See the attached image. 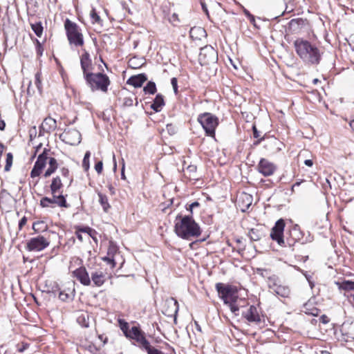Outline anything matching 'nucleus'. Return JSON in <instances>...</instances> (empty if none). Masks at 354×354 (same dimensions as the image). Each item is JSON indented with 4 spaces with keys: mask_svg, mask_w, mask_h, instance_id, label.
Instances as JSON below:
<instances>
[{
    "mask_svg": "<svg viewBox=\"0 0 354 354\" xmlns=\"http://www.w3.org/2000/svg\"><path fill=\"white\" fill-rule=\"evenodd\" d=\"M294 47L298 56L308 64L317 65L322 59V53L315 44L302 38L294 41Z\"/></svg>",
    "mask_w": 354,
    "mask_h": 354,
    "instance_id": "obj_1",
    "label": "nucleus"
},
{
    "mask_svg": "<svg viewBox=\"0 0 354 354\" xmlns=\"http://www.w3.org/2000/svg\"><path fill=\"white\" fill-rule=\"evenodd\" d=\"M174 231L178 236L184 239L198 237L201 234L200 226L192 216L178 215L176 218Z\"/></svg>",
    "mask_w": 354,
    "mask_h": 354,
    "instance_id": "obj_2",
    "label": "nucleus"
},
{
    "mask_svg": "<svg viewBox=\"0 0 354 354\" xmlns=\"http://www.w3.org/2000/svg\"><path fill=\"white\" fill-rule=\"evenodd\" d=\"M216 289L225 304H227L230 310L235 315H238L239 308L236 305L238 299L237 290L231 285L217 283Z\"/></svg>",
    "mask_w": 354,
    "mask_h": 354,
    "instance_id": "obj_3",
    "label": "nucleus"
},
{
    "mask_svg": "<svg viewBox=\"0 0 354 354\" xmlns=\"http://www.w3.org/2000/svg\"><path fill=\"white\" fill-rule=\"evenodd\" d=\"M86 85L91 91H100L103 93L108 91L111 81L108 75L102 73H92L87 74L84 78Z\"/></svg>",
    "mask_w": 354,
    "mask_h": 354,
    "instance_id": "obj_4",
    "label": "nucleus"
},
{
    "mask_svg": "<svg viewBox=\"0 0 354 354\" xmlns=\"http://www.w3.org/2000/svg\"><path fill=\"white\" fill-rule=\"evenodd\" d=\"M64 28L70 44H73L75 46H82L84 45L83 35L77 24L66 19L64 22Z\"/></svg>",
    "mask_w": 354,
    "mask_h": 354,
    "instance_id": "obj_5",
    "label": "nucleus"
},
{
    "mask_svg": "<svg viewBox=\"0 0 354 354\" xmlns=\"http://www.w3.org/2000/svg\"><path fill=\"white\" fill-rule=\"evenodd\" d=\"M198 122L202 125L207 136H215V129L218 124L217 117L210 113H204L199 115Z\"/></svg>",
    "mask_w": 354,
    "mask_h": 354,
    "instance_id": "obj_6",
    "label": "nucleus"
},
{
    "mask_svg": "<svg viewBox=\"0 0 354 354\" xmlns=\"http://www.w3.org/2000/svg\"><path fill=\"white\" fill-rule=\"evenodd\" d=\"M268 286L270 292L282 297H288L290 289L288 286L282 285L279 277L274 274L268 277Z\"/></svg>",
    "mask_w": 354,
    "mask_h": 354,
    "instance_id": "obj_7",
    "label": "nucleus"
},
{
    "mask_svg": "<svg viewBox=\"0 0 354 354\" xmlns=\"http://www.w3.org/2000/svg\"><path fill=\"white\" fill-rule=\"evenodd\" d=\"M285 227V222L283 219L278 220L274 226L272 228L270 237L275 241L280 246L286 247L285 240L283 239V230Z\"/></svg>",
    "mask_w": 354,
    "mask_h": 354,
    "instance_id": "obj_8",
    "label": "nucleus"
},
{
    "mask_svg": "<svg viewBox=\"0 0 354 354\" xmlns=\"http://www.w3.org/2000/svg\"><path fill=\"white\" fill-rule=\"evenodd\" d=\"M52 198L47 196L43 197L40 200V205L42 207H52L53 205L55 204L61 207H68V205L66 203V198L62 194H52Z\"/></svg>",
    "mask_w": 354,
    "mask_h": 354,
    "instance_id": "obj_9",
    "label": "nucleus"
},
{
    "mask_svg": "<svg viewBox=\"0 0 354 354\" xmlns=\"http://www.w3.org/2000/svg\"><path fill=\"white\" fill-rule=\"evenodd\" d=\"M217 52L212 46H206L201 49L199 60L203 64L209 65L217 61Z\"/></svg>",
    "mask_w": 354,
    "mask_h": 354,
    "instance_id": "obj_10",
    "label": "nucleus"
},
{
    "mask_svg": "<svg viewBox=\"0 0 354 354\" xmlns=\"http://www.w3.org/2000/svg\"><path fill=\"white\" fill-rule=\"evenodd\" d=\"M49 245V242L43 236H38L30 239L27 243V248L29 251L39 252Z\"/></svg>",
    "mask_w": 354,
    "mask_h": 354,
    "instance_id": "obj_11",
    "label": "nucleus"
},
{
    "mask_svg": "<svg viewBox=\"0 0 354 354\" xmlns=\"http://www.w3.org/2000/svg\"><path fill=\"white\" fill-rule=\"evenodd\" d=\"M48 150L44 149L43 152L39 155L30 172V176L35 178L39 176L46 165L48 159Z\"/></svg>",
    "mask_w": 354,
    "mask_h": 354,
    "instance_id": "obj_12",
    "label": "nucleus"
},
{
    "mask_svg": "<svg viewBox=\"0 0 354 354\" xmlns=\"http://www.w3.org/2000/svg\"><path fill=\"white\" fill-rule=\"evenodd\" d=\"M60 137L62 140L70 145H77L81 142L82 136L79 131L72 129L64 131Z\"/></svg>",
    "mask_w": 354,
    "mask_h": 354,
    "instance_id": "obj_13",
    "label": "nucleus"
},
{
    "mask_svg": "<svg viewBox=\"0 0 354 354\" xmlns=\"http://www.w3.org/2000/svg\"><path fill=\"white\" fill-rule=\"evenodd\" d=\"M257 170L264 176H270L277 170V166L268 160L261 158L257 165Z\"/></svg>",
    "mask_w": 354,
    "mask_h": 354,
    "instance_id": "obj_14",
    "label": "nucleus"
},
{
    "mask_svg": "<svg viewBox=\"0 0 354 354\" xmlns=\"http://www.w3.org/2000/svg\"><path fill=\"white\" fill-rule=\"evenodd\" d=\"M127 337L136 340V342H138L144 349L149 344V342L145 338L144 333L137 326H133L130 329Z\"/></svg>",
    "mask_w": 354,
    "mask_h": 354,
    "instance_id": "obj_15",
    "label": "nucleus"
},
{
    "mask_svg": "<svg viewBox=\"0 0 354 354\" xmlns=\"http://www.w3.org/2000/svg\"><path fill=\"white\" fill-rule=\"evenodd\" d=\"M80 65L83 73L84 79L86 77L87 74L93 73V66L90 55L87 51H84L80 56Z\"/></svg>",
    "mask_w": 354,
    "mask_h": 354,
    "instance_id": "obj_16",
    "label": "nucleus"
},
{
    "mask_svg": "<svg viewBox=\"0 0 354 354\" xmlns=\"http://www.w3.org/2000/svg\"><path fill=\"white\" fill-rule=\"evenodd\" d=\"M13 198L10 194L6 189L0 192V207L2 209L8 212L12 206Z\"/></svg>",
    "mask_w": 354,
    "mask_h": 354,
    "instance_id": "obj_17",
    "label": "nucleus"
},
{
    "mask_svg": "<svg viewBox=\"0 0 354 354\" xmlns=\"http://www.w3.org/2000/svg\"><path fill=\"white\" fill-rule=\"evenodd\" d=\"M341 332L346 341L354 339V318L346 320L342 325Z\"/></svg>",
    "mask_w": 354,
    "mask_h": 354,
    "instance_id": "obj_18",
    "label": "nucleus"
},
{
    "mask_svg": "<svg viewBox=\"0 0 354 354\" xmlns=\"http://www.w3.org/2000/svg\"><path fill=\"white\" fill-rule=\"evenodd\" d=\"M242 315L250 323L259 324L261 321L258 310L254 306H250L246 311L242 313Z\"/></svg>",
    "mask_w": 354,
    "mask_h": 354,
    "instance_id": "obj_19",
    "label": "nucleus"
},
{
    "mask_svg": "<svg viewBox=\"0 0 354 354\" xmlns=\"http://www.w3.org/2000/svg\"><path fill=\"white\" fill-rule=\"evenodd\" d=\"M73 274L84 286L91 285V279L89 277L88 272L86 271V269L84 267L81 266L79 268L76 269L73 272Z\"/></svg>",
    "mask_w": 354,
    "mask_h": 354,
    "instance_id": "obj_20",
    "label": "nucleus"
},
{
    "mask_svg": "<svg viewBox=\"0 0 354 354\" xmlns=\"http://www.w3.org/2000/svg\"><path fill=\"white\" fill-rule=\"evenodd\" d=\"M302 238L301 232H300L298 226H295L290 231L289 236H287L285 243L286 247H292L295 244Z\"/></svg>",
    "mask_w": 354,
    "mask_h": 354,
    "instance_id": "obj_21",
    "label": "nucleus"
},
{
    "mask_svg": "<svg viewBox=\"0 0 354 354\" xmlns=\"http://www.w3.org/2000/svg\"><path fill=\"white\" fill-rule=\"evenodd\" d=\"M57 128V122L55 119L51 117L46 118L43 122L41 123L39 131L40 132L43 131L44 132L50 133L53 131Z\"/></svg>",
    "mask_w": 354,
    "mask_h": 354,
    "instance_id": "obj_22",
    "label": "nucleus"
},
{
    "mask_svg": "<svg viewBox=\"0 0 354 354\" xmlns=\"http://www.w3.org/2000/svg\"><path fill=\"white\" fill-rule=\"evenodd\" d=\"M147 80V75L144 73L138 74L137 75H133L130 77L127 83L129 85H131L135 88L141 87L145 82Z\"/></svg>",
    "mask_w": 354,
    "mask_h": 354,
    "instance_id": "obj_23",
    "label": "nucleus"
},
{
    "mask_svg": "<svg viewBox=\"0 0 354 354\" xmlns=\"http://www.w3.org/2000/svg\"><path fill=\"white\" fill-rule=\"evenodd\" d=\"M165 305L167 306V309L164 313L167 316L176 315L178 311V301L174 298L168 299L165 301Z\"/></svg>",
    "mask_w": 354,
    "mask_h": 354,
    "instance_id": "obj_24",
    "label": "nucleus"
},
{
    "mask_svg": "<svg viewBox=\"0 0 354 354\" xmlns=\"http://www.w3.org/2000/svg\"><path fill=\"white\" fill-rule=\"evenodd\" d=\"M189 35L194 40H201L205 37L207 34L205 30L200 26H194L189 30Z\"/></svg>",
    "mask_w": 354,
    "mask_h": 354,
    "instance_id": "obj_25",
    "label": "nucleus"
},
{
    "mask_svg": "<svg viewBox=\"0 0 354 354\" xmlns=\"http://www.w3.org/2000/svg\"><path fill=\"white\" fill-rule=\"evenodd\" d=\"M63 187L61 178L59 176H56L53 178L51 184L50 185L51 194H62L61 189Z\"/></svg>",
    "mask_w": 354,
    "mask_h": 354,
    "instance_id": "obj_26",
    "label": "nucleus"
},
{
    "mask_svg": "<svg viewBox=\"0 0 354 354\" xmlns=\"http://www.w3.org/2000/svg\"><path fill=\"white\" fill-rule=\"evenodd\" d=\"M106 280L105 274L102 271H96L91 274V279L94 286L100 287L104 284Z\"/></svg>",
    "mask_w": 354,
    "mask_h": 354,
    "instance_id": "obj_27",
    "label": "nucleus"
},
{
    "mask_svg": "<svg viewBox=\"0 0 354 354\" xmlns=\"http://www.w3.org/2000/svg\"><path fill=\"white\" fill-rule=\"evenodd\" d=\"M165 106L164 97L161 94H158L153 103L151 104V108L156 112H159Z\"/></svg>",
    "mask_w": 354,
    "mask_h": 354,
    "instance_id": "obj_28",
    "label": "nucleus"
},
{
    "mask_svg": "<svg viewBox=\"0 0 354 354\" xmlns=\"http://www.w3.org/2000/svg\"><path fill=\"white\" fill-rule=\"evenodd\" d=\"M196 166L194 165H188L185 169L183 168L184 175L189 180H197Z\"/></svg>",
    "mask_w": 354,
    "mask_h": 354,
    "instance_id": "obj_29",
    "label": "nucleus"
},
{
    "mask_svg": "<svg viewBox=\"0 0 354 354\" xmlns=\"http://www.w3.org/2000/svg\"><path fill=\"white\" fill-rule=\"evenodd\" d=\"M77 322L84 328L89 326V315L87 312H80L77 317Z\"/></svg>",
    "mask_w": 354,
    "mask_h": 354,
    "instance_id": "obj_30",
    "label": "nucleus"
},
{
    "mask_svg": "<svg viewBox=\"0 0 354 354\" xmlns=\"http://www.w3.org/2000/svg\"><path fill=\"white\" fill-rule=\"evenodd\" d=\"M49 167L44 173V177L47 178L49 177L51 174H53L57 169L58 164L57 162V160L55 158H49Z\"/></svg>",
    "mask_w": 354,
    "mask_h": 354,
    "instance_id": "obj_31",
    "label": "nucleus"
},
{
    "mask_svg": "<svg viewBox=\"0 0 354 354\" xmlns=\"http://www.w3.org/2000/svg\"><path fill=\"white\" fill-rule=\"evenodd\" d=\"M145 64V60L143 58H139L137 57H133L131 58L128 62V65L130 68H139Z\"/></svg>",
    "mask_w": 354,
    "mask_h": 354,
    "instance_id": "obj_32",
    "label": "nucleus"
},
{
    "mask_svg": "<svg viewBox=\"0 0 354 354\" xmlns=\"http://www.w3.org/2000/svg\"><path fill=\"white\" fill-rule=\"evenodd\" d=\"M339 290H354V281L345 280L342 282H336Z\"/></svg>",
    "mask_w": 354,
    "mask_h": 354,
    "instance_id": "obj_33",
    "label": "nucleus"
},
{
    "mask_svg": "<svg viewBox=\"0 0 354 354\" xmlns=\"http://www.w3.org/2000/svg\"><path fill=\"white\" fill-rule=\"evenodd\" d=\"M115 252V248L110 247L108 250L107 257H103L102 260L106 261L109 264L111 265L112 268L115 266V262L113 257V254Z\"/></svg>",
    "mask_w": 354,
    "mask_h": 354,
    "instance_id": "obj_34",
    "label": "nucleus"
},
{
    "mask_svg": "<svg viewBox=\"0 0 354 354\" xmlns=\"http://www.w3.org/2000/svg\"><path fill=\"white\" fill-rule=\"evenodd\" d=\"M248 236L251 241H257L263 236V233L257 229L252 228L249 231Z\"/></svg>",
    "mask_w": 354,
    "mask_h": 354,
    "instance_id": "obj_35",
    "label": "nucleus"
},
{
    "mask_svg": "<svg viewBox=\"0 0 354 354\" xmlns=\"http://www.w3.org/2000/svg\"><path fill=\"white\" fill-rule=\"evenodd\" d=\"M98 196H99V202H100V205H102L103 210L105 212H107L109 211V208L111 207V206L109 203L107 196L101 193H98Z\"/></svg>",
    "mask_w": 354,
    "mask_h": 354,
    "instance_id": "obj_36",
    "label": "nucleus"
},
{
    "mask_svg": "<svg viewBox=\"0 0 354 354\" xmlns=\"http://www.w3.org/2000/svg\"><path fill=\"white\" fill-rule=\"evenodd\" d=\"M47 228V225L44 221H37L32 225V229L35 232H44Z\"/></svg>",
    "mask_w": 354,
    "mask_h": 354,
    "instance_id": "obj_37",
    "label": "nucleus"
},
{
    "mask_svg": "<svg viewBox=\"0 0 354 354\" xmlns=\"http://www.w3.org/2000/svg\"><path fill=\"white\" fill-rule=\"evenodd\" d=\"M143 91L145 93L154 94L156 92V84L153 82H149L144 87Z\"/></svg>",
    "mask_w": 354,
    "mask_h": 354,
    "instance_id": "obj_38",
    "label": "nucleus"
},
{
    "mask_svg": "<svg viewBox=\"0 0 354 354\" xmlns=\"http://www.w3.org/2000/svg\"><path fill=\"white\" fill-rule=\"evenodd\" d=\"M31 28L37 37H41L43 32V26L41 22L32 24Z\"/></svg>",
    "mask_w": 354,
    "mask_h": 354,
    "instance_id": "obj_39",
    "label": "nucleus"
},
{
    "mask_svg": "<svg viewBox=\"0 0 354 354\" xmlns=\"http://www.w3.org/2000/svg\"><path fill=\"white\" fill-rule=\"evenodd\" d=\"M75 292L74 289L72 290H70V292H66L65 290H61L59 293V298L63 301H65L68 300V299H71L73 296V292Z\"/></svg>",
    "mask_w": 354,
    "mask_h": 354,
    "instance_id": "obj_40",
    "label": "nucleus"
},
{
    "mask_svg": "<svg viewBox=\"0 0 354 354\" xmlns=\"http://www.w3.org/2000/svg\"><path fill=\"white\" fill-rule=\"evenodd\" d=\"M118 324L120 329L124 333L125 336L128 337V333L130 330H129V324L122 319H118Z\"/></svg>",
    "mask_w": 354,
    "mask_h": 354,
    "instance_id": "obj_41",
    "label": "nucleus"
},
{
    "mask_svg": "<svg viewBox=\"0 0 354 354\" xmlns=\"http://www.w3.org/2000/svg\"><path fill=\"white\" fill-rule=\"evenodd\" d=\"M13 156L12 153H8L6 155V165L4 167V170L6 171H9L12 165Z\"/></svg>",
    "mask_w": 354,
    "mask_h": 354,
    "instance_id": "obj_42",
    "label": "nucleus"
},
{
    "mask_svg": "<svg viewBox=\"0 0 354 354\" xmlns=\"http://www.w3.org/2000/svg\"><path fill=\"white\" fill-rule=\"evenodd\" d=\"M41 77V72L38 71L37 73H36L35 76V84L40 93H41V90H42Z\"/></svg>",
    "mask_w": 354,
    "mask_h": 354,
    "instance_id": "obj_43",
    "label": "nucleus"
},
{
    "mask_svg": "<svg viewBox=\"0 0 354 354\" xmlns=\"http://www.w3.org/2000/svg\"><path fill=\"white\" fill-rule=\"evenodd\" d=\"M257 273L261 275L262 277L266 278L267 282L268 281V277L272 276L270 274V271L268 270L263 268H257Z\"/></svg>",
    "mask_w": 354,
    "mask_h": 354,
    "instance_id": "obj_44",
    "label": "nucleus"
},
{
    "mask_svg": "<svg viewBox=\"0 0 354 354\" xmlns=\"http://www.w3.org/2000/svg\"><path fill=\"white\" fill-rule=\"evenodd\" d=\"M148 354H165L162 351L152 347L150 344L145 348Z\"/></svg>",
    "mask_w": 354,
    "mask_h": 354,
    "instance_id": "obj_45",
    "label": "nucleus"
},
{
    "mask_svg": "<svg viewBox=\"0 0 354 354\" xmlns=\"http://www.w3.org/2000/svg\"><path fill=\"white\" fill-rule=\"evenodd\" d=\"M91 17L93 23L100 24L101 22L100 17L97 15L94 8L91 11Z\"/></svg>",
    "mask_w": 354,
    "mask_h": 354,
    "instance_id": "obj_46",
    "label": "nucleus"
},
{
    "mask_svg": "<svg viewBox=\"0 0 354 354\" xmlns=\"http://www.w3.org/2000/svg\"><path fill=\"white\" fill-rule=\"evenodd\" d=\"M133 104V100L131 97H126L123 100V105L124 106H131Z\"/></svg>",
    "mask_w": 354,
    "mask_h": 354,
    "instance_id": "obj_47",
    "label": "nucleus"
},
{
    "mask_svg": "<svg viewBox=\"0 0 354 354\" xmlns=\"http://www.w3.org/2000/svg\"><path fill=\"white\" fill-rule=\"evenodd\" d=\"M171 84L173 87L175 94L178 93V80L176 77H172L171 80Z\"/></svg>",
    "mask_w": 354,
    "mask_h": 354,
    "instance_id": "obj_48",
    "label": "nucleus"
},
{
    "mask_svg": "<svg viewBox=\"0 0 354 354\" xmlns=\"http://www.w3.org/2000/svg\"><path fill=\"white\" fill-rule=\"evenodd\" d=\"M76 230L80 231V232H86L88 233L90 236H91V232L93 230L89 227H82L80 226L76 227Z\"/></svg>",
    "mask_w": 354,
    "mask_h": 354,
    "instance_id": "obj_49",
    "label": "nucleus"
},
{
    "mask_svg": "<svg viewBox=\"0 0 354 354\" xmlns=\"http://www.w3.org/2000/svg\"><path fill=\"white\" fill-rule=\"evenodd\" d=\"M95 169L98 174H100L103 169V163L102 161H99L95 165Z\"/></svg>",
    "mask_w": 354,
    "mask_h": 354,
    "instance_id": "obj_50",
    "label": "nucleus"
},
{
    "mask_svg": "<svg viewBox=\"0 0 354 354\" xmlns=\"http://www.w3.org/2000/svg\"><path fill=\"white\" fill-rule=\"evenodd\" d=\"M37 54L38 56H41L43 54V47L41 44L39 43L38 40H37V47H36Z\"/></svg>",
    "mask_w": 354,
    "mask_h": 354,
    "instance_id": "obj_51",
    "label": "nucleus"
},
{
    "mask_svg": "<svg viewBox=\"0 0 354 354\" xmlns=\"http://www.w3.org/2000/svg\"><path fill=\"white\" fill-rule=\"evenodd\" d=\"M60 172L63 177L68 178L69 177V170L68 168L62 167Z\"/></svg>",
    "mask_w": 354,
    "mask_h": 354,
    "instance_id": "obj_52",
    "label": "nucleus"
},
{
    "mask_svg": "<svg viewBox=\"0 0 354 354\" xmlns=\"http://www.w3.org/2000/svg\"><path fill=\"white\" fill-rule=\"evenodd\" d=\"M82 167L86 171L89 169L90 165H89V160L83 159L82 160Z\"/></svg>",
    "mask_w": 354,
    "mask_h": 354,
    "instance_id": "obj_53",
    "label": "nucleus"
},
{
    "mask_svg": "<svg viewBox=\"0 0 354 354\" xmlns=\"http://www.w3.org/2000/svg\"><path fill=\"white\" fill-rule=\"evenodd\" d=\"M252 131H253V136L254 138H259L261 136L260 132L257 130L255 125H253L252 127Z\"/></svg>",
    "mask_w": 354,
    "mask_h": 354,
    "instance_id": "obj_54",
    "label": "nucleus"
},
{
    "mask_svg": "<svg viewBox=\"0 0 354 354\" xmlns=\"http://www.w3.org/2000/svg\"><path fill=\"white\" fill-rule=\"evenodd\" d=\"M26 222L27 218L26 216H24L21 218V220L19 222V227L20 230L26 224Z\"/></svg>",
    "mask_w": 354,
    "mask_h": 354,
    "instance_id": "obj_55",
    "label": "nucleus"
},
{
    "mask_svg": "<svg viewBox=\"0 0 354 354\" xmlns=\"http://www.w3.org/2000/svg\"><path fill=\"white\" fill-rule=\"evenodd\" d=\"M319 309L314 308L313 309H312V310L310 312H306V313L312 315L313 316H317L319 314Z\"/></svg>",
    "mask_w": 354,
    "mask_h": 354,
    "instance_id": "obj_56",
    "label": "nucleus"
},
{
    "mask_svg": "<svg viewBox=\"0 0 354 354\" xmlns=\"http://www.w3.org/2000/svg\"><path fill=\"white\" fill-rule=\"evenodd\" d=\"M199 205H200L199 203L197 201H195L189 205V208L187 209L189 210L191 212H192V209L196 207H198Z\"/></svg>",
    "mask_w": 354,
    "mask_h": 354,
    "instance_id": "obj_57",
    "label": "nucleus"
},
{
    "mask_svg": "<svg viewBox=\"0 0 354 354\" xmlns=\"http://www.w3.org/2000/svg\"><path fill=\"white\" fill-rule=\"evenodd\" d=\"M320 321L323 323V324H327L329 322V318L325 315H323L320 317Z\"/></svg>",
    "mask_w": 354,
    "mask_h": 354,
    "instance_id": "obj_58",
    "label": "nucleus"
},
{
    "mask_svg": "<svg viewBox=\"0 0 354 354\" xmlns=\"http://www.w3.org/2000/svg\"><path fill=\"white\" fill-rule=\"evenodd\" d=\"M300 22H303L301 19H292L290 22V26L299 25Z\"/></svg>",
    "mask_w": 354,
    "mask_h": 354,
    "instance_id": "obj_59",
    "label": "nucleus"
},
{
    "mask_svg": "<svg viewBox=\"0 0 354 354\" xmlns=\"http://www.w3.org/2000/svg\"><path fill=\"white\" fill-rule=\"evenodd\" d=\"M304 164L308 167H312L313 165V160L308 159L304 161Z\"/></svg>",
    "mask_w": 354,
    "mask_h": 354,
    "instance_id": "obj_60",
    "label": "nucleus"
},
{
    "mask_svg": "<svg viewBox=\"0 0 354 354\" xmlns=\"http://www.w3.org/2000/svg\"><path fill=\"white\" fill-rule=\"evenodd\" d=\"M80 233H81V232H80V231H79V230H76L75 234H76V236H77V239H78L80 241H83V237H82V234H81Z\"/></svg>",
    "mask_w": 354,
    "mask_h": 354,
    "instance_id": "obj_61",
    "label": "nucleus"
},
{
    "mask_svg": "<svg viewBox=\"0 0 354 354\" xmlns=\"http://www.w3.org/2000/svg\"><path fill=\"white\" fill-rule=\"evenodd\" d=\"M201 6H202L203 10L208 15V10H207V8L205 3L203 2H201Z\"/></svg>",
    "mask_w": 354,
    "mask_h": 354,
    "instance_id": "obj_62",
    "label": "nucleus"
},
{
    "mask_svg": "<svg viewBox=\"0 0 354 354\" xmlns=\"http://www.w3.org/2000/svg\"><path fill=\"white\" fill-rule=\"evenodd\" d=\"M244 14H245V15L248 18H252V19H253V15H251V14L250 13V12H249L248 10H245V9L244 10Z\"/></svg>",
    "mask_w": 354,
    "mask_h": 354,
    "instance_id": "obj_63",
    "label": "nucleus"
},
{
    "mask_svg": "<svg viewBox=\"0 0 354 354\" xmlns=\"http://www.w3.org/2000/svg\"><path fill=\"white\" fill-rule=\"evenodd\" d=\"M90 156H91V153L89 151H87L85 154H84V158L83 159H86V160H89V158H90Z\"/></svg>",
    "mask_w": 354,
    "mask_h": 354,
    "instance_id": "obj_64",
    "label": "nucleus"
}]
</instances>
